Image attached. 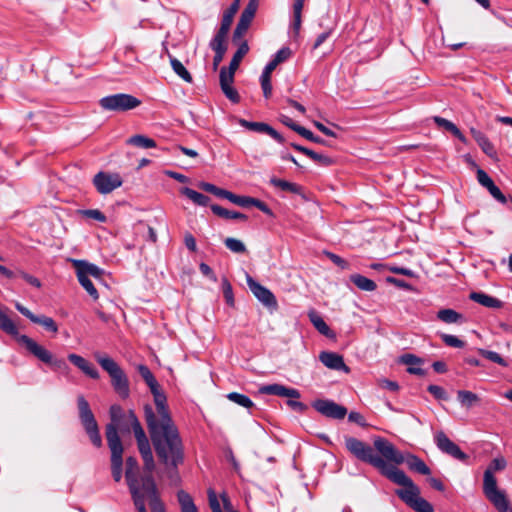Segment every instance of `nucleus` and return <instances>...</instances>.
I'll return each mask as SVG.
<instances>
[{"label":"nucleus","instance_id":"obj_24","mask_svg":"<svg viewBox=\"0 0 512 512\" xmlns=\"http://www.w3.org/2000/svg\"><path fill=\"white\" fill-rule=\"evenodd\" d=\"M73 264L76 269L77 275H81V273L83 272V276L87 278H89V276H92L96 279H101L103 271L98 266L88 263L87 261L84 260H74Z\"/></svg>","mask_w":512,"mask_h":512},{"label":"nucleus","instance_id":"obj_16","mask_svg":"<svg viewBox=\"0 0 512 512\" xmlns=\"http://www.w3.org/2000/svg\"><path fill=\"white\" fill-rule=\"evenodd\" d=\"M142 489L145 498L147 497L149 499V505L152 512H166L164 504L158 497L156 484L151 475H145L142 477Z\"/></svg>","mask_w":512,"mask_h":512},{"label":"nucleus","instance_id":"obj_62","mask_svg":"<svg viewBox=\"0 0 512 512\" xmlns=\"http://www.w3.org/2000/svg\"><path fill=\"white\" fill-rule=\"evenodd\" d=\"M248 28L249 26L247 24L238 21L237 26L233 33V41L236 42L237 40L241 39L248 30Z\"/></svg>","mask_w":512,"mask_h":512},{"label":"nucleus","instance_id":"obj_53","mask_svg":"<svg viewBox=\"0 0 512 512\" xmlns=\"http://www.w3.org/2000/svg\"><path fill=\"white\" fill-rule=\"evenodd\" d=\"M411 508L417 512H434L433 506L422 497L417 499Z\"/></svg>","mask_w":512,"mask_h":512},{"label":"nucleus","instance_id":"obj_21","mask_svg":"<svg viewBox=\"0 0 512 512\" xmlns=\"http://www.w3.org/2000/svg\"><path fill=\"white\" fill-rule=\"evenodd\" d=\"M319 360L324 366L332 370H342L349 373L350 369L344 363V359L341 355L335 352L323 351L319 354Z\"/></svg>","mask_w":512,"mask_h":512},{"label":"nucleus","instance_id":"obj_32","mask_svg":"<svg viewBox=\"0 0 512 512\" xmlns=\"http://www.w3.org/2000/svg\"><path fill=\"white\" fill-rule=\"evenodd\" d=\"M350 281L360 290L363 291H374L377 288L376 283L360 274H353L350 276Z\"/></svg>","mask_w":512,"mask_h":512},{"label":"nucleus","instance_id":"obj_33","mask_svg":"<svg viewBox=\"0 0 512 512\" xmlns=\"http://www.w3.org/2000/svg\"><path fill=\"white\" fill-rule=\"evenodd\" d=\"M211 210L215 215L225 218V219H236V220H246L247 219V216L245 214H242L237 211H230V210L223 208L216 204L211 205Z\"/></svg>","mask_w":512,"mask_h":512},{"label":"nucleus","instance_id":"obj_39","mask_svg":"<svg viewBox=\"0 0 512 512\" xmlns=\"http://www.w3.org/2000/svg\"><path fill=\"white\" fill-rule=\"evenodd\" d=\"M128 143L144 149L156 147V142L144 135H134L128 140Z\"/></svg>","mask_w":512,"mask_h":512},{"label":"nucleus","instance_id":"obj_26","mask_svg":"<svg viewBox=\"0 0 512 512\" xmlns=\"http://www.w3.org/2000/svg\"><path fill=\"white\" fill-rule=\"evenodd\" d=\"M471 135L474 138V140L477 142V144L480 146L482 151L489 157L494 158L496 157V150L493 146V144L489 141V139L479 130H476L474 128L471 129Z\"/></svg>","mask_w":512,"mask_h":512},{"label":"nucleus","instance_id":"obj_37","mask_svg":"<svg viewBox=\"0 0 512 512\" xmlns=\"http://www.w3.org/2000/svg\"><path fill=\"white\" fill-rule=\"evenodd\" d=\"M457 398L461 405L467 408L472 407L479 401V397L477 394L467 390H459L457 392Z\"/></svg>","mask_w":512,"mask_h":512},{"label":"nucleus","instance_id":"obj_19","mask_svg":"<svg viewBox=\"0 0 512 512\" xmlns=\"http://www.w3.org/2000/svg\"><path fill=\"white\" fill-rule=\"evenodd\" d=\"M15 308L25 317H27L31 322L39 324L43 326L47 331L52 333L58 332V326L56 322L51 318L44 315L37 316L33 314L28 308L20 304L19 302L15 303Z\"/></svg>","mask_w":512,"mask_h":512},{"label":"nucleus","instance_id":"obj_7","mask_svg":"<svg viewBox=\"0 0 512 512\" xmlns=\"http://www.w3.org/2000/svg\"><path fill=\"white\" fill-rule=\"evenodd\" d=\"M126 417H127L128 423H130V425L133 429V432H134V435H135V438L137 441L138 450H139L140 455L143 460L144 470L147 473H149V475H151V473L155 469V461H154V457L152 454L149 440H148V438L145 434V431L142 428L137 416L135 415V413L132 410H130L128 412Z\"/></svg>","mask_w":512,"mask_h":512},{"label":"nucleus","instance_id":"obj_17","mask_svg":"<svg viewBox=\"0 0 512 512\" xmlns=\"http://www.w3.org/2000/svg\"><path fill=\"white\" fill-rule=\"evenodd\" d=\"M247 285L264 306L272 309L277 308V300L274 294L268 288L255 281L250 275H247Z\"/></svg>","mask_w":512,"mask_h":512},{"label":"nucleus","instance_id":"obj_54","mask_svg":"<svg viewBox=\"0 0 512 512\" xmlns=\"http://www.w3.org/2000/svg\"><path fill=\"white\" fill-rule=\"evenodd\" d=\"M208 501L212 512H222L220 501L213 489L208 490Z\"/></svg>","mask_w":512,"mask_h":512},{"label":"nucleus","instance_id":"obj_9","mask_svg":"<svg viewBox=\"0 0 512 512\" xmlns=\"http://www.w3.org/2000/svg\"><path fill=\"white\" fill-rule=\"evenodd\" d=\"M150 391L153 394L156 410H154L150 405H145L144 417L146 424L148 425V415L150 413L152 414L154 421L158 425L166 424V421L168 423H173L174 421L171 417V414L167 406L166 395L160 390L159 385L150 389Z\"/></svg>","mask_w":512,"mask_h":512},{"label":"nucleus","instance_id":"obj_2","mask_svg":"<svg viewBox=\"0 0 512 512\" xmlns=\"http://www.w3.org/2000/svg\"><path fill=\"white\" fill-rule=\"evenodd\" d=\"M506 466L507 462L503 457L494 458L485 470L483 477V492L499 512H508L510 504L505 493L498 489L497 481L493 474L494 472L504 470Z\"/></svg>","mask_w":512,"mask_h":512},{"label":"nucleus","instance_id":"obj_43","mask_svg":"<svg viewBox=\"0 0 512 512\" xmlns=\"http://www.w3.org/2000/svg\"><path fill=\"white\" fill-rule=\"evenodd\" d=\"M224 244L231 252L239 254L246 252L245 244L239 239L228 237L224 240Z\"/></svg>","mask_w":512,"mask_h":512},{"label":"nucleus","instance_id":"obj_56","mask_svg":"<svg viewBox=\"0 0 512 512\" xmlns=\"http://www.w3.org/2000/svg\"><path fill=\"white\" fill-rule=\"evenodd\" d=\"M81 213L88 218L94 219L102 223L106 222L107 219L106 216L98 209L83 210L81 211Z\"/></svg>","mask_w":512,"mask_h":512},{"label":"nucleus","instance_id":"obj_4","mask_svg":"<svg viewBox=\"0 0 512 512\" xmlns=\"http://www.w3.org/2000/svg\"><path fill=\"white\" fill-rule=\"evenodd\" d=\"M382 475L392 482L403 486V489L397 490L396 494L410 507H412L413 503L420 498V489L402 470L393 465H389L385 470H383Z\"/></svg>","mask_w":512,"mask_h":512},{"label":"nucleus","instance_id":"obj_5","mask_svg":"<svg viewBox=\"0 0 512 512\" xmlns=\"http://www.w3.org/2000/svg\"><path fill=\"white\" fill-rule=\"evenodd\" d=\"M94 356L102 369L109 374L114 390L121 398H127L130 393L129 381L121 367L108 356L100 353H95Z\"/></svg>","mask_w":512,"mask_h":512},{"label":"nucleus","instance_id":"obj_61","mask_svg":"<svg viewBox=\"0 0 512 512\" xmlns=\"http://www.w3.org/2000/svg\"><path fill=\"white\" fill-rule=\"evenodd\" d=\"M248 28L249 26L247 24L238 21L237 26L233 33V41L236 42L237 40L241 39L248 30Z\"/></svg>","mask_w":512,"mask_h":512},{"label":"nucleus","instance_id":"obj_34","mask_svg":"<svg viewBox=\"0 0 512 512\" xmlns=\"http://www.w3.org/2000/svg\"><path fill=\"white\" fill-rule=\"evenodd\" d=\"M270 184L276 188L281 189L282 191H287L294 194H298L300 192L299 185L276 177H272L270 179Z\"/></svg>","mask_w":512,"mask_h":512},{"label":"nucleus","instance_id":"obj_48","mask_svg":"<svg viewBox=\"0 0 512 512\" xmlns=\"http://www.w3.org/2000/svg\"><path fill=\"white\" fill-rule=\"evenodd\" d=\"M296 132L305 139L312 141L314 143H318L321 145L327 144V142L324 139L315 136L310 130L306 129L305 127H297Z\"/></svg>","mask_w":512,"mask_h":512},{"label":"nucleus","instance_id":"obj_31","mask_svg":"<svg viewBox=\"0 0 512 512\" xmlns=\"http://www.w3.org/2000/svg\"><path fill=\"white\" fill-rule=\"evenodd\" d=\"M177 500L179 502L181 512H198L192 497L186 491L179 490L177 492Z\"/></svg>","mask_w":512,"mask_h":512},{"label":"nucleus","instance_id":"obj_51","mask_svg":"<svg viewBox=\"0 0 512 512\" xmlns=\"http://www.w3.org/2000/svg\"><path fill=\"white\" fill-rule=\"evenodd\" d=\"M239 123L241 124V126L259 133H264L265 128L267 126V124L263 122H250L244 119H241Z\"/></svg>","mask_w":512,"mask_h":512},{"label":"nucleus","instance_id":"obj_41","mask_svg":"<svg viewBox=\"0 0 512 512\" xmlns=\"http://www.w3.org/2000/svg\"><path fill=\"white\" fill-rule=\"evenodd\" d=\"M110 418L111 423L107 424L106 428L110 425L115 427V431L118 433L117 428L121 425V419L125 416L122 408L119 405H112L110 407Z\"/></svg>","mask_w":512,"mask_h":512},{"label":"nucleus","instance_id":"obj_35","mask_svg":"<svg viewBox=\"0 0 512 512\" xmlns=\"http://www.w3.org/2000/svg\"><path fill=\"white\" fill-rule=\"evenodd\" d=\"M182 194L192 200L195 204L200 206H206L209 203L210 198L202 193H199L191 188L185 187L182 189Z\"/></svg>","mask_w":512,"mask_h":512},{"label":"nucleus","instance_id":"obj_46","mask_svg":"<svg viewBox=\"0 0 512 512\" xmlns=\"http://www.w3.org/2000/svg\"><path fill=\"white\" fill-rule=\"evenodd\" d=\"M309 158H311L313 161H315L319 165L325 166V167L331 166L334 163V160L330 156H328L326 154H322V153H317L313 150L311 151Z\"/></svg>","mask_w":512,"mask_h":512},{"label":"nucleus","instance_id":"obj_38","mask_svg":"<svg viewBox=\"0 0 512 512\" xmlns=\"http://www.w3.org/2000/svg\"><path fill=\"white\" fill-rule=\"evenodd\" d=\"M249 46L247 42H243L238 47L237 51L233 55L231 62L229 64V68H231L232 71H236L240 65L241 60L243 57L248 53Z\"/></svg>","mask_w":512,"mask_h":512},{"label":"nucleus","instance_id":"obj_28","mask_svg":"<svg viewBox=\"0 0 512 512\" xmlns=\"http://www.w3.org/2000/svg\"><path fill=\"white\" fill-rule=\"evenodd\" d=\"M437 319L446 324H455L465 322L464 316L450 308L441 309L437 312Z\"/></svg>","mask_w":512,"mask_h":512},{"label":"nucleus","instance_id":"obj_47","mask_svg":"<svg viewBox=\"0 0 512 512\" xmlns=\"http://www.w3.org/2000/svg\"><path fill=\"white\" fill-rule=\"evenodd\" d=\"M234 74L235 71H232L231 68L222 67L220 70V86L232 85L234 82Z\"/></svg>","mask_w":512,"mask_h":512},{"label":"nucleus","instance_id":"obj_1","mask_svg":"<svg viewBox=\"0 0 512 512\" xmlns=\"http://www.w3.org/2000/svg\"><path fill=\"white\" fill-rule=\"evenodd\" d=\"M147 428L160 463L166 467L169 477L174 479L178 466L184 461V447L177 426L167 421L158 425L150 413Z\"/></svg>","mask_w":512,"mask_h":512},{"label":"nucleus","instance_id":"obj_14","mask_svg":"<svg viewBox=\"0 0 512 512\" xmlns=\"http://www.w3.org/2000/svg\"><path fill=\"white\" fill-rule=\"evenodd\" d=\"M434 441L441 452L459 461H467L468 455L464 453L456 443L450 440L443 431H439L434 435Z\"/></svg>","mask_w":512,"mask_h":512},{"label":"nucleus","instance_id":"obj_63","mask_svg":"<svg viewBox=\"0 0 512 512\" xmlns=\"http://www.w3.org/2000/svg\"><path fill=\"white\" fill-rule=\"evenodd\" d=\"M378 384H379V386L381 388L390 390L392 392H396V391L399 390V385L395 381H391V380H388V379H380L378 381Z\"/></svg>","mask_w":512,"mask_h":512},{"label":"nucleus","instance_id":"obj_50","mask_svg":"<svg viewBox=\"0 0 512 512\" xmlns=\"http://www.w3.org/2000/svg\"><path fill=\"white\" fill-rule=\"evenodd\" d=\"M440 337L447 346L454 348H463L465 346V342L454 335L442 333Z\"/></svg>","mask_w":512,"mask_h":512},{"label":"nucleus","instance_id":"obj_52","mask_svg":"<svg viewBox=\"0 0 512 512\" xmlns=\"http://www.w3.org/2000/svg\"><path fill=\"white\" fill-rule=\"evenodd\" d=\"M240 7V0H234L230 7L224 11L222 19L226 20V22H233L234 16L238 12Z\"/></svg>","mask_w":512,"mask_h":512},{"label":"nucleus","instance_id":"obj_22","mask_svg":"<svg viewBox=\"0 0 512 512\" xmlns=\"http://www.w3.org/2000/svg\"><path fill=\"white\" fill-rule=\"evenodd\" d=\"M68 360L90 378H99V372L97 371V369L93 366L92 363H90L82 356L71 353L68 355Z\"/></svg>","mask_w":512,"mask_h":512},{"label":"nucleus","instance_id":"obj_30","mask_svg":"<svg viewBox=\"0 0 512 512\" xmlns=\"http://www.w3.org/2000/svg\"><path fill=\"white\" fill-rule=\"evenodd\" d=\"M434 122L437 124L438 127H441L449 132H451L456 138H458L461 142H466L465 136L462 134V132L458 129V127L451 121L435 116Z\"/></svg>","mask_w":512,"mask_h":512},{"label":"nucleus","instance_id":"obj_57","mask_svg":"<svg viewBox=\"0 0 512 512\" xmlns=\"http://www.w3.org/2000/svg\"><path fill=\"white\" fill-rule=\"evenodd\" d=\"M477 180L483 187L487 189L494 184L491 177L482 169L477 170Z\"/></svg>","mask_w":512,"mask_h":512},{"label":"nucleus","instance_id":"obj_60","mask_svg":"<svg viewBox=\"0 0 512 512\" xmlns=\"http://www.w3.org/2000/svg\"><path fill=\"white\" fill-rule=\"evenodd\" d=\"M222 288H223V294H224V297H225V300L226 302L229 304V305H233L234 304V299H233V292H232V286L231 284L228 282V280H224L223 283H222Z\"/></svg>","mask_w":512,"mask_h":512},{"label":"nucleus","instance_id":"obj_11","mask_svg":"<svg viewBox=\"0 0 512 512\" xmlns=\"http://www.w3.org/2000/svg\"><path fill=\"white\" fill-rule=\"evenodd\" d=\"M77 404L79 409V418L84 426L86 433L88 434L91 442L96 447L102 446V438L99 433L98 424L95 417L90 409L89 403L83 396L77 398Z\"/></svg>","mask_w":512,"mask_h":512},{"label":"nucleus","instance_id":"obj_15","mask_svg":"<svg viewBox=\"0 0 512 512\" xmlns=\"http://www.w3.org/2000/svg\"><path fill=\"white\" fill-rule=\"evenodd\" d=\"M313 408L325 417L332 419H343L347 409L332 400L318 399L312 403Z\"/></svg>","mask_w":512,"mask_h":512},{"label":"nucleus","instance_id":"obj_20","mask_svg":"<svg viewBox=\"0 0 512 512\" xmlns=\"http://www.w3.org/2000/svg\"><path fill=\"white\" fill-rule=\"evenodd\" d=\"M260 394L265 395H275L279 397H286V398H300L301 394L300 392L295 388L286 387L282 384H268V385H262L259 388Z\"/></svg>","mask_w":512,"mask_h":512},{"label":"nucleus","instance_id":"obj_12","mask_svg":"<svg viewBox=\"0 0 512 512\" xmlns=\"http://www.w3.org/2000/svg\"><path fill=\"white\" fill-rule=\"evenodd\" d=\"M141 101L125 93L105 96L99 100V105L106 111L124 112L138 107Z\"/></svg>","mask_w":512,"mask_h":512},{"label":"nucleus","instance_id":"obj_55","mask_svg":"<svg viewBox=\"0 0 512 512\" xmlns=\"http://www.w3.org/2000/svg\"><path fill=\"white\" fill-rule=\"evenodd\" d=\"M222 92L224 95L233 103H238L240 101V96L235 88L232 87V85H227L221 87Z\"/></svg>","mask_w":512,"mask_h":512},{"label":"nucleus","instance_id":"obj_3","mask_svg":"<svg viewBox=\"0 0 512 512\" xmlns=\"http://www.w3.org/2000/svg\"><path fill=\"white\" fill-rule=\"evenodd\" d=\"M373 444L378 453L382 455L387 461L397 465L406 463L410 470L422 475H429L431 473L430 468L421 458L410 453L407 455L402 454L387 439L377 437Z\"/></svg>","mask_w":512,"mask_h":512},{"label":"nucleus","instance_id":"obj_42","mask_svg":"<svg viewBox=\"0 0 512 512\" xmlns=\"http://www.w3.org/2000/svg\"><path fill=\"white\" fill-rule=\"evenodd\" d=\"M77 278H78L79 283L87 291V293L94 300H97L99 298V294H98V291L95 288L94 284L92 283V281L89 278L83 276V272L81 273V275H77Z\"/></svg>","mask_w":512,"mask_h":512},{"label":"nucleus","instance_id":"obj_45","mask_svg":"<svg viewBox=\"0 0 512 512\" xmlns=\"http://www.w3.org/2000/svg\"><path fill=\"white\" fill-rule=\"evenodd\" d=\"M479 353L485 357L486 359L497 363L503 367L508 366V363L498 354L497 352L485 350V349H479Z\"/></svg>","mask_w":512,"mask_h":512},{"label":"nucleus","instance_id":"obj_64","mask_svg":"<svg viewBox=\"0 0 512 512\" xmlns=\"http://www.w3.org/2000/svg\"><path fill=\"white\" fill-rule=\"evenodd\" d=\"M134 504L138 512H147L145 507V495L144 493L132 496Z\"/></svg>","mask_w":512,"mask_h":512},{"label":"nucleus","instance_id":"obj_58","mask_svg":"<svg viewBox=\"0 0 512 512\" xmlns=\"http://www.w3.org/2000/svg\"><path fill=\"white\" fill-rule=\"evenodd\" d=\"M427 390L438 400H447L446 391L438 385H429Z\"/></svg>","mask_w":512,"mask_h":512},{"label":"nucleus","instance_id":"obj_49","mask_svg":"<svg viewBox=\"0 0 512 512\" xmlns=\"http://www.w3.org/2000/svg\"><path fill=\"white\" fill-rule=\"evenodd\" d=\"M226 38L225 36L216 33L214 38L210 42V47L213 51H226L227 45H226Z\"/></svg>","mask_w":512,"mask_h":512},{"label":"nucleus","instance_id":"obj_27","mask_svg":"<svg viewBox=\"0 0 512 512\" xmlns=\"http://www.w3.org/2000/svg\"><path fill=\"white\" fill-rule=\"evenodd\" d=\"M308 317L319 333L328 338H335V333L329 328L323 318L316 311H310L308 313Z\"/></svg>","mask_w":512,"mask_h":512},{"label":"nucleus","instance_id":"obj_25","mask_svg":"<svg viewBox=\"0 0 512 512\" xmlns=\"http://www.w3.org/2000/svg\"><path fill=\"white\" fill-rule=\"evenodd\" d=\"M469 298L484 306V307H488V308H494V309H500L503 307V302L495 297H492L488 294H485L483 292H472L470 293L469 295Z\"/></svg>","mask_w":512,"mask_h":512},{"label":"nucleus","instance_id":"obj_59","mask_svg":"<svg viewBox=\"0 0 512 512\" xmlns=\"http://www.w3.org/2000/svg\"><path fill=\"white\" fill-rule=\"evenodd\" d=\"M297 398H288L286 404L294 411L296 412H299V413H304L308 407L306 404L300 402V401H297L296 400Z\"/></svg>","mask_w":512,"mask_h":512},{"label":"nucleus","instance_id":"obj_8","mask_svg":"<svg viewBox=\"0 0 512 512\" xmlns=\"http://www.w3.org/2000/svg\"><path fill=\"white\" fill-rule=\"evenodd\" d=\"M106 439L108 447L111 450V470L112 476L116 482L122 478V465H123V445L115 427L110 425L107 427Z\"/></svg>","mask_w":512,"mask_h":512},{"label":"nucleus","instance_id":"obj_6","mask_svg":"<svg viewBox=\"0 0 512 512\" xmlns=\"http://www.w3.org/2000/svg\"><path fill=\"white\" fill-rule=\"evenodd\" d=\"M345 446L357 459L371 464L373 467L377 468L381 474L383 473V470L389 466L382 455L378 456L375 454L374 449L370 445L357 438L346 436Z\"/></svg>","mask_w":512,"mask_h":512},{"label":"nucleus","instance_id":"obj_13","mask_svg":"<svg viewBox=\"0 0 512 512\" xmlns=\"http://www.w3.org/2000/svg\"><path fill=\"white\" fill-rule=\"evenodd\" d=\"M92 183L98 193L105 195L121 187L123 179L119 173L100 171L94 175Z\"/></svg>","mask_w":512,"mask_h":512},{"label":"nucleus","instance_id":"obj_10","mask_svg":"<svg viewBox=\"0 0 512 512\" xmlns=\"http://www.w3.org/2000/svg\"><path fill=\"white\" fill-rule=\"evenodd\" d=\"M18 343L25 347V349L36 357L41 362L58 369L67 368L63 359L54 358L53 354L42 345L38 344L34 339L27 335L18 337Z\"/></svg>","mask_w":512,"mask_h":512},{"label":"nucleus","instance_id":"obj_18","mask_svg":"<svg viewBox=\"0 0 512 512\" xmlns=\"http://www.w3.org/2000/svg\"><path fill=\"white\" fill-rule=\"evenodd\" d=\"M125 478L132 496L143 493L142 484L140 485L138 479V462L134 457L126 459Z\"/></svg>","mask_w":512,"mask_h":512},{"label":"nucleus","instance_id":"obj_40","mask_svg":"<svg viewBox=\"0 0 512 512\" xmlns=\"http://www.w3.org/2000/svg\"><path fill=\"white\" fill-rule=\"evenodd\" d=\"M227 399L244 408H251L254 406V403L248 396L238 392H231L227 394Z\"/></svg>","mask_w":512,"mask_h":512},{"label":"nucleus","instance_id":"obj_44","mask_svg":"<svg viewBox=\"0 0 512 512\" xmlns=\"http://www.w3.org/2000/svg\"><path fill=\"white\" fill-rule=\"evenodd\" d=\"M138 372L142 376V378L144 379V381L146 382V384L148 385V387L150 389L159 385L157 380L155 379L154 375L152 374V372L150 371V369L147 366L139 365Z\"/></svg>","mask_w":512,"mask_h":512},{"label":"nucleus","instance_id":"obj_36","mask_svg":"<svg viewBox=\"0 0 512 512\" xmlns=\"http://www.w3.org/2000/svg\"><path fill=\"white\" fill-rule=\"evenodd\" d=\"M170 64L173 69V71L185 82L191 83L192 82V76L188 72V70L184 67V65L175 57L170 56Z\"/></svg>","mask_w":512,"mask_h":512},{"label":"nucleus","instance_id":"obj_23","mask_svg":"<svg viewBox=\"0 0 512 512\" xmlns=\"http://www.w3.org/2000/svg\"><path fill=\"white\" fill-rule=\"evenodd\" d=\"M280 63L282 62L274 56L262 72L260 81L265 98H269L272 94V85L269 83V74H271Z\"/></svg>","mask_w":512,"mask_h":512},{"label":"nucleus","instance_id":"obj_29","mask_svg":"<svg viewBox=\"0 0 512 512\" xmlns=\"http://www.w3.org/2000/svg\"><path fill=\"white\" fill-rule=\"evenodd\" d=\"M0 329L5 333L14 336L18 341V337L21 336L15 323L9 318L5 310L0 309Z\"/></svg>","mask_w":512,"mask_h":512}]
</instances>
